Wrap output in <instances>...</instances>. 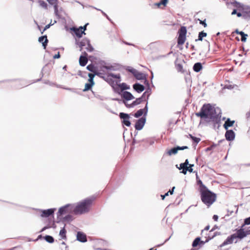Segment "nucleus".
<instances>
[{
    "label": "nucleus",
    "instance_id": "1",
    "mask_svg": "<svg viewBox=\"0 0 250 250\" xmlns=\"http://www.w3.org/2000/svg\"><path fill=\"white\" fill-rule=\"evenodd\" d=\"M197 184L199 186V191L201 194V199L202 201L207 206H210L216 200V195L210 191L203 184L202 181L196 175Z\"/></svg>",
    "mask_w": 250,
    "mask_h": 250
},
{
    "label": "nucleus",
    "instance_id": "2",
    "mask_svg": "<svg viewBox=\"0 0 250 250\" xmlns=\"http://www.w3.org/2000/svg\"><path fill=\"white\" fill-rule=\"evenodd\" d=\"M196 116L201 119H209V121H216L217 115L216 110L210 104H204L200 112L195 113Z\"/></svg>",
    "mask_w": 250,
    "mask_h": 250
},
{
    "label": "nucleus",
    "instance_id": "3",
    "mask_svg": "<svg viewBox=\"0 0 250 250\" xmlns=\"http://www.w3.org/2000/svg\"><path fill=\"white\" fill-rule=\"evenodd\" d=\"M95 198L91 197L87 198L79 202L73 209L74 213L75 214H82L88 212Z\"/></svg>",
    "mask_w": 250,
    "mask_h": 250
},
{
    "label": "nucleus",
    "instance_id": "4",
    "mask_svg": "<svg viewBox=\"0 0 250 250\" xmlns=\"http://www.w3.org/2000/svg\"><path fill=\"white\" fill-rule=\"evenodd\" d=\"M187 30L186 27L182 26L178 31V38L177 39L178 45H182L184 44L186 40V34Z\"/></svg>",
    "mask_w": 250,
    "mask_h": 250
},
{
    "label": "nucleus",
    "instance_id": "5",
    "mask_svg": "<svg viewBox=\"0 0 250 250\" xmlns=\"http://www.w3.org/2000/svg\"><path fill=\"white\" fill-rule=\"evenodd\" d=\"M119 116L122 119V123L127 126H129L131 123L129 121V116L128 114L121 112L120 113Z\"/></svg>",
    "mask_w": 250,
    "mask_h": 250
},
{
    "label": "nucleus",
    "instance_id": "6",
    "mask_svg": "<svg viewBox=\"0 0 250 250\" xmlns=\"http://www.w3.org/2000/svg\"><path fill=\"white\" fill-rule=\"evenodd\" d=\"M248 233L244 230L243 229H240L236 231V233L233 234L235 235V239L238 238L242 239L247 235Z\"/></svg>",
    "mask_w": 250,
    "mask_h": 250
},
{
    "label": "nucleus",
    "instance_id": "7",
    "mask_svg": "<svg viewBox=\"0 0 250 250\" xmlns=\"http://www.w3.org/2000/svg\"><path fill=\"white\" fill-rule=\"evenodd\" d=\"M146 119L144 118H141L139 119L135 124V129L138 130L142 129L145 124Z\"/></svg>",
    "mask_w": 250,
    "mask_h": 250
},
{
    "label": "nucleus",
    "instance_id": "8",
    "mask_svg": "<svg viewBox=\"0 0 250 250\" xmlns=\"http://www.w3.org/2000/svg\"><path fill=\"white\" fill-rule=\"evenodd\" d=\"M69 208H70V210H71L72 209V208H71V206L69 205H67L64 207H62L59 209L58 213L59 214V215H62L64 214L69 213L70 212Z\"/></svg>",
    "mask_w": 250,
    "mask_h": 250
},
{
    "label": "nucleus",
    "instance_id": "9",
    "mask_svg": "<svg viewBox=\"0 0 250 250\" xmlns=\"http://www.w3.org/2000/svg\"><path fill=\"white\" fill-rule=\"evenodd\" d=\"M48 2L53 6L54 9V12L56 15L58 14V0H47Z\"/></svg>",
    "mask_w": 250,
    "mask_h": 250
},
{
    "label": "nucleus",
    "instance_id": "10",
    "mask_svg": "<svg viewBox=\"0 0 250 250\" xmlns=\"http://www.w3.org/2000/svg\"><path fill=\"white\" fill-rule=\"evenodd\" d=\"M55 211V209L50 208L46 210H43L42 211L41 216L42 217H49L51 215H52Z\"/></svg>",
    "mask_w": 250,
    "mask_h": 250
},
{
    "label": "nucleus",
    "instance_id": "11",
    "mask_svg": "<svg viewBox=\"0 0 250 250\" xmlns=\"http://www.w3.org/2000/svg\"><path fill=\"white\" fill-rule=\"evenodd\" d=\"M235 235L232 234L230 236L228 237L227 239L220 245V247H223L228 244H232L233 240L235 239Z\"/></svg>",
    "mask_w": 250,
    "mask_h": 250
},
{
    "label": "nucleus",
    "instance_id": "12",
    "mask_svg": "<svg viewBox=\"0 0 250 250\" xmlns=\"http://www.w3.org/2000/svg\"><path fill=\"white\" fill-rule=\"evenodd\" d=\"M83 54L84 56H81L79 59L80 64L82 66H85L88 62L87 53L86 52H84Z\"/></svg>",
    "mask_w": 250,
    "mask_h": 250
},
{
    "label": "nucleus",
    "instance_id": "13",
    "mask_svg": "<svg viewBox=\"0 0 250 250\" xmlns=\"http://www.w3.org/2000/svg\"><path fill=\"white\" fill-rule=\"evenodd\" d=\"M145 93H144L143 95H144ZM143 95L141 98H137L136 99V100L135 101H134L131 104H126V103L125 102H124L125 104V105L127 107H133L135 105H138L140 104L141 103V102L143 101Z\"/></svg>",
    "mask_w": 250,
    "mask_h": 250
},
{
    "label": "nucleus",
    "instance_id": "14",
    "mask_svg": "<svg viewBox=\"0 0 250 250\" xmlns=\"http://www.w3.org/2000/svg\"><path fill=\"white\" fill-rule=\"evenodd\" d=\"M225 137L227 140L232 141L235 137V134L233 130H227L225 134Z\"/></svg>",
    "mask_w": 250,
    "mask_h": 250
},
{
    "label": "nucleus",
    "instance_id": "15",
    "mask_svg": "<svg viewBox=\"0 0 250 250\" xmlns=\"http://www.w3.org/2000/svg\"><path fill=\"white\" fill-rule=\"evenodd\" d=\"M77 239L82 242H85L87 241L86 235L80 231L77 232Z\"/></svg>",
    "mask_w": 250,
    "mask_h": 250
},
{
    "label": "nucleus",
    "instance_id": "16",
    "mask_svg": "<svg viewBox=\"0 0 250 250\" xmlns=\"http://www.w3.org/2000/svg\"><path fill=\"white\" fill-rule=\"evenodd\" d=\"M122 97L127 101L134 99L132 94L128 91H124L122 94Z\"/></svg>",
    "mask_w": 250,
    "mask_h": 250
},
{
    "label": "nucleus",
    "instance_id": "17",
    "mask_svg": "<svg viewBox=\"0 0 250 250\" xmlns=\"http://www.w3.org/2000/svg\"><path fill=\"white\" fill-rule=\"evenodd\" d=\"M133 87L138 93L142 92L145 90L144 86L138 83L134 84Z\"/></svg>",
    "mask_w": 250,
    "mask_h": 250
},
{
    "label": "nucleus",
    "instance_id": "18",
    "mask_svg": "<svg viewBox=\"0 0 250 250\" xmlns=\"http://www.w3.org/2000/svg\"><path fill=\"white\" fill-rule=\"evenodd\" d=\"M39 41L40 42H42L44 49H46L48 42L46 35L40 37L39 38Z\"/></svg>",
    "mask_w": 250,
    "mask_h": 250
},
{
    "label": "nucleus",
    "instance_id": "19",
    "mask_svg": "<svg viewBox=\"0 0 250 250\" xmlns=\"http://www.w3.org/2000/svg\"><path fill=\"white\" fill-rule=\"evenodd\" d=\"M89 40L87 39H83L80 42L78 43V45L80 47V51H82L83 47L86 46L89 43Z\"/></svg>",
    "mask_w": 250,
    "mask_h": 250
},
{
    "label": "nucleus",
    "instance_id": "20",
    "mask_svg": "<svg viewBox=\"0 0 250 250\" xmlns=\"http://www.w3.org/2000/svg\"><path fill=\"white\" fill-rule=\"evenodd\" d=\"M234 123V121H231L229 119H228L224 124V127L227 130L229 127L233 126Z\"/></svg>",
    "mask_w": 250,
    "mask_h": 250
},
{
    "label": "nucleus",
    "instance_id": "21",
    "mask_svg": "<svg viewBox=\"0 0 250 250\" xmlns=\"http://www.w3.org/2000/svg\"><path fill=\"white\" fill-rule=\"evenodd\" d=\"M133 75L138 80H144L146 79L145 75L138 71H137Z\"/></svg>",
    "mask_w": 250,
    "mask_h": 250
},
{
    "label": "nucleus",
    "instance_id": "22",
    "mask_svg": "<svg viewBox=\"0 0 250 250\" xmlns=\"http://www.w3.org/2000/svg\"><path fill=\"white\" fill-rule=\"evenodd\" d=\"M73 31L77 37L79 38H81L83 34H85L84 31H82V29H80V28H74Z\"/></svg>",
    "mask_w": 250,
    "mask_h": 250
},
{
    "label": "nucleus",
    "instance_id": "23",
    "mask_svg": "<svg viewBox=\"0 0 250 250\" xmlns=\"http://www.w3.org/2000/svg\"><path fill=\"white\" fill-rule=\"evenodd\" d=\"M94 84V82H88V83H86L83 91H87L90 90Z\"/></svg>",
    "mask_w": 250,
    "mask_h": 250
},
{
    "label": "nucleus",
    "instance_id": "24",
    "mask_svg": "<svg viewBox=\"0 0 250 250\" xmlns=\"http://www.w3.org/2000/svg\"><path fill=\"white\" fill-rule=\"evenodd\" d=\"M188 166V167L187 166L185 168H183L182 173H183L184 174H186L188 171L190 172H192L193 171V169L192 167H193L194 165L193 164H189Z\"/></svg>",
    "mask_w": 250,
    "mask_h": 250
},
{
    "label": "nucleus",
    "instance_id": "25",
    "mask_svg": "<svg viewBox=\"0 0 250 250\" xmlns=\"http://www.w3.org/2000/svg\"><path fill=\"white\" fill-rule=\"evenodd\" d=\"M202 64L200 62L195 63L193 66V70L196 72H199L202 69Z\"/></svg>",
    "mask_w": 250,
    "mask_h": 250
},
{
    "label": "nucleus",
    "instance_id": "26",
    "mask_svg": "<svg viewBox=\"0 0 250 250\" xmlns=\"http://www.w3.org/2000/svg\"><path fill=\"white\" fill-rule=\"evenodd\" d=\"M86 68L89 71H90L95 74H97V68L96 66H95L94 65H93L92 64H89L86 66Z\"/></svg>",
    "mask_w": 250,
    "mask_h": 250
},
{
    "label": "nucleus",
    "instance_id": "27",
    "mask_svg": "<svg viewBox=\"0 0 250 250\" xmlns=\"http://www.w3.org/2000/svg\"><path fill=\"white\" fill-rule=\"evenodd\" d=\"M38 2L39 5L44 9H48V4L47 3L43 0H38Z\"/></svg>",
    "mask_w": 250,
    "mask_h": 250
},
{
    "label": "nucleus",
    "instance_id": "28",
    "mask_svg": "<svg viewBox=\"0 0 250 250\" xmlns=\"http://www.w3.org/2000/svg\"><path fill=\"white\" fill-rule=\"evenodd\" d=\"M242 12H243V14H246V17H245V19L247 17H250V8L244 7V9H242Z\"/></svg>",
    "mask_w": 250,
    "mask_h": 250
},
{
    "label": "nucleus",
    "instance_id": "29",
    "mask_svg": "<svg viewBox=\"0 0 250 250\" xmlns=\"http://www.w3.org/2000/svg\"><path fill=\"white\" fill-rule=\"evenodd\" d=\"M233 6L237 8L240 11H242V9H243L244 7H245L244 5L237 1H235L234 2H233Z\"/></svg>",
    "mask_w": 250,
    "mask_h": 250
},
{
    "label": "nucleus",
    "instance_id": "30",
    "mask_svg": "<svg viewBox=\"0 0 250 250\" xmlns=\"http://www.w3.org/2000/svg\"><path fill=\"white\" fill-rule=\"evenodd\" d=\"M207 35V34L206 33L204 32V31H202L199 33L198 39L196 40L195 41H202L203 40V38L204 37H206Z\"/></svg>",
    "mask_w": 250,
    "mask_h": 250
},
{
    "label": "nucleus",
    "instance_id": "31",
    "mask_svg": "<svg viewBox=\"0 0 250 250\" xmlns=\"http://www.w3.org/2000/svg\"><path fill=\"white\" fill-rule=\"evenodd\" d=\"M66 230H65L64 227H63L60 231V235L61 237L63 239H66Z\"/></svg>",
    "mask_w": 250,
    "mask_h": 250
},
{
    "label": "nucleus",
    "instance_id": "32",
    "mask_svg": "<svg viewBox=\"0 0 250 250\" xmlns=\"http://www.w3.org/2000/svg\"><path fill=\"white\" fill-rule=\"evenodd\" d=\"M178 151L177 150L176 147H173L171 148V149H169L167 151V154L169 156H170L172 154H176L177 153Z\"/></svg>",
    "mask_w": 250,
    "mask_h": 250
},
{
    "label": "nucleus",
    "instance_id": "33",
    "mask_svg": "<svg viewBox=\"0 0 250 250\" xmlns=\"http://www.w3.org/2000/svg\"><path fill=\"white\" fill-rule=\"evenodd\" d=\"M189 165V164L188 159H186L185 162L184 163H181L180 165V167H179V169H183V168H185L187 166H188V165Z\"/></svg>",
    "mask_w": 250,
    "mask_h": 250
},
{
    "label": "nucleus",
    "instance_id": "34",
    "mask_svg": "<svg viewBox=\"0 0 250 250\" xmlns=\"http://www.w3.org/2000/svg\"><path fill=\"white\" fill-rule=\"evenodd\" d=\"M237 33L241 35L242 42H245L246 41L247 37L248 36L247 34H245L242 31L237 32Z\"/></svg>",
    "mask_w": 250,
    "mask_h": 250
},
{
    "label": "nucleus",
    "instance_id": "35",
    "mask_svg": "<svg viewBox=\"0 0 250 250\" xmlns=\"http://www.w3.org/2000/svg\"><path fill=\"white\" fill-rule=\"evenodd\" d=\"M44 239L50 243H52L54 241V239L53 237L50 235H46L44 237Z\"/></svg>",
    "mask_w": 250,
    "mask_h": 250
},
{
    "label": "nucleus",
    "instance_id": "36",
    "mask_svg": "<svg viewBox=\"0 0 250 250\" xmlns=\"http://www.w3.org/2000/svg\"><path fill=\"white\" fill-rule=\"evenodd\" d=\"M167 2L168 0H162L160 2L155 3V5H157L158 7H159L161 5H163L165 7Z\"/></svg>",
    "mask_w": 250,
    "mask_h": 250
},
{
    "label": "nucleus",
    "instance_id": "37",
    "mask_svg": "<svg viewBox=\"0 0 250 250\" xmlns=\"http://www.w3.org/2000/svg\"><path fill=\"white\" fill-rule=\"evenodd\" d=\"M200 237H197L195 238V239L193 241L192 246L193 247H196L198 246V245L200 243Z\"/></svg>",
    "mask_w": 250,
    "mask_h": 250
},
{
    "label": "nucleus",
    "instance_id": "38",
    "mask_svg": "<svg viewBox=\"0 0 250 250\" xmlns=\"http://www.w3.org/2000/svg\"><path fill=\"white\" fill-rule=\"evenodd\" d=\"M144 113V109H139V110H138L134 114V116L136 117V118H138L140 116H141Z\"/></svg>",
    "mask_w": 250,
    "mask_h": 250
},
{
    "label": "nucleus",
    "instance_id": "39",
    "mask_svg": "<svg viewBox=\"0 0 250 250\" xmlns=\"http://www.w3.org/2000/svg\"><path fill=\"white\" fill-rule=\"evenodd\" d=\"M95 75H98L97 74H92V73H89L88 76L89 77V79L88 80V82H94V78L95 77Z\"/></svg>",
    "mask_w": 250,
    "mask_h": 250
},
{
    "label": "nucleus",
    "instance_id": "40",
    "mask_svg": "<svg viewBox=\"0 0 250 250\" xmlns=\"http://www.w3.org/2000/svg\"><path fill=\"white\" fill-rule=\"evenodd\" d=\"M119 86L122 91L129 88V86H128L125 83H122V84H119Z\"/></svg>",
    "mask_w": 250,
    "mask_h": 250
},
{
    "label": "nucleus",
    "instance_id": "41",
    "mask_svg": "<svg viewBox=\"0 0 250 250\" xmlns=\"http://www.w3.org/2000/svg\"><path fill=\"white\" fill-rule=\"evenodd\" d=\"M86 49V50L88 52H92L93 51L94 48L90 43V42H89V43L87 44Z\"/></svg>",
    "mask_w": 250,
    "mask_h": 250
},
{
    "label": "nucleus",
    "instance_id": "42",
    "mask_svg": "<svg viewBox=\"0 0 250 250\" xmlns=\"http://www.w3.org/2000/svg\"><path fill=\"white\" fill-rule=\"evenodd\" d=\"M217 146V144H213L212 145H211L210 146L207 147L206 149V151H210L212 149H213V148H214L215 147H216Z\"/></svg>",
    "mask_w": 250,
    "mask_h": 250
},
{
    "label": "nucleus",
    "instance_id": "43",
    "mask_svg": "<svg viewBox=\"0 0 250 250\" xmlns=\"http://www.w3.org/2000/svg\"><path fill=\"white\" fill-rule=\"evenodd\" d=\"M250 225V217L247 218H246L244 220V223L242 225V227H244L245 225Z\"/></svg>",
    "mask_w": 250,
    "mask_h": 250
},
{
    "label": "nucleus",
    "instance_id": "44",
    "mask_svg": "<svg viewBox=\"0 0 250 250\" xmlns=\"http://www.w3.org/2000/svg\"><path fill=\"white\" fill-rule=\"evenodd\" d=\"M177 69L178 70V71L183 72V66L180 64H178L177 65Z\"/></svg>",
    "mask_w": 250,
    "mask_h": 250
},
{
    "label": "nucleus",
    "instance_id": "45",
    "mask_svg": "<svg viewBox=\"0 0 250 250\" xmlns=\"http://www.w3.org/2000/svg\"><path fill=\"white\" fill-rule=\"evenodd\" d=\"M177 151L181 150H184L186 149H188V147L187 146H177L176 147Z\"/></svg>",
    "mask_w": 250,
    "mask_h": 250
},
{
    "label": "nucleus",
    "instance_id": "46",
    "mask_svg": "<svg viewBox=\"0 0 250 250\" xmlns=\"http://www.w3.org/2000/svg\"><path fill=\"white\" fill-rule=\"evenodd\" d=\"M199 21L200 23L201 24L203 25L204 27H207V23L205 22L206 20H205L204 21H201V20H199Z\"/></svg>",
    "mask_w": 250,
    "mask_h": 250
},
{
    "label": "nucleus",
    "instance_id": "47",
    "mask_svg": "<svg viewBox=\"0 0 250 250\" xmlns=\"http://www.w3.org/2000/svg\"><path fill=\"white\" fill-rule=\"evenodd\" d=\"M192 140H193L195 143H197H197H198L200 141V140H201L200 138H197V137H194Z\"/></svg>",
    "mask_w": 250,
    "mask_h": 250
},
{
    "label": "nucleus",
    "instance_id": "48",
    "mask_svg": "<svg viewBox=\"0 0 250 250\" xmlns=\"http://www.w3.org/2000/svg\"><path fill=\"white\" fill-rule=\"evenodd\" d=\"M214 236V235L212 237H209V238L206 239V240L205 241H201L200 240V243L202 244H204L205 243L208 242L209 240H210L212 238H213Z\"/></svg>",
    "mask_w": 250,
    "mask_h": 250
},
{
    "label": "nucleus",
    "instance_id": "49",
    "mask_svg": "<svg viewBox=\"0 0 250 250\" xmlns=\"http://www.w3.org/2000/svg\"><path fill=\"white\" fill-rule=\"evenodd\" d=\"M237 16L238 17H240L242 16L244 18H245V17H246V14H243V12L242 13H241L240 12L237 13Z\"/></svg>",
    "mask_w": 250,
    "mask_h": 250
},
{
    "label": "nucleus",
    "instance_id": "50",
    "mask_svg": "<svg viewBox=\"0 0 250 250\" xmlns=\"http://www.w3.org/2000/svg\"><path fill=\"white\" fill-rule=\"evenodd\" d=\"M51 25V23H49V24H48L46 25L44 27V29H43V31L42 32V33H43V32H44L46 29H47L48 28H49L50 27Z\"/></svg>",
    "mask_w": 250,
    "mask_h": 250
},
{
    "label": "nucleus",
    "instance_id": "51",
    "mask_svg": "<svg viewBox=\"0 0 250 250\" xmlns=\"http://www.w3.org/2000/svg\"><path fill=\"white\" fill-rule=\"evenodd\" d=\"M111 76L112 77H113L114 78H116V79H120V76L119 74H118V75L111 74Z\"/></svg>",
    "mask_w": 250,
    "mask_h": 250
},
{
    "label": "nucleus",
    "instance_id": "52",
    "mask_svg": "<svg viewBox=\"0 0 250 250\" xmlns=\"http://www.w3.org/2000/svg\"><path fill=\"white\" fill-rule=\"evenodd\" d=\"M128 71L134 75L137 70H136L135 69L131 68L130 69H128Z\"/></svg>",
    "mask_w": 250,
    "mask_h": 250
},
{
    "label": "nucleus",
    "instance_id": "53",
    "mask_svg": "<svg viewBox=\"0 0 250 250\" xmlns=\"http://www.w3.org/2000/svg\"><path fill=\"white\" fill-rule=\"evenodd\" d=\"M53 58L54 59H58L60 58V53L58 52L57 54H56L55 56H54Z\"/></svg>",
    "mask_w": 250,
    "mask_h": 250
},
{
    "label": "nucleus",
    "instance_id": "54",
    "mask_svg": "<svg viewBox=\"0 0 250 250\" xmlns=\"http://www.w3.org/2000/svg\"><path fill=\"white\" fill-rule=\"evenodd\" d=\"M175 188V187H173L171 189V190H169L168 192H169V193H170V194L171 195H172L173 193V191H174V189Z\"/></svg>",
    "mask_w": 250,
    "mask_h": 250
},
{
    "label": "nucleus",
    "instance_id": "55",
    "mask_svg": "<svg viewBox=\"0 0 250 250\" xmlns=\"http://www.w3.org/2000/svg\"><path fill=\"white\" fill-rule=\"evenodd\" d=\"M86 25H85L83 27L81 26L80 29H82V31H84L86 30Z\"/></svg>",
    "mask_w": 250,
    "mask_h": 250
},
{
    "label": "nucleus",
    "instance_id": "56",
    "mask_svg": "<svg viewBox=\"0 0 250 250\" xmlns=\"http://www.w3.org/2000/svg\"><path fill=\"white\" fill-rule=\"evenodd\" d=\"M218 217L217 215H214L213 216V219L215 220V221H217L218 220Z\"/></svg>",
    "mask_w": 250,
    "mask_h": 250
},
{
    "label": "nucleus",
    "instance_id": "57",
    "mask_svg": "<svg viewBox=\"0 0 250 250\" xmlns=\"http://www.w3.org/2000/svg\"><path fill=\"white\" fill-rule=\"evenodd\" d=\"M237 11H236V9H234V10H233V11L232 12V13H231V15L237 14Z\"/></svg>",
    "mask_w": 250,
    "mask_h": 250
},
{
    "label": "nucleus",
    "instance_id": "58",
    "mask_svg": "<svg viewBox=\"0 0 250 250\" xmlns=\"http://www.w3.org/2000/svg\"><path fill=\"white\" fill-rule=\"evenodd\" d=\"M209 228H210V227H209V226L208 225L205 227V230H208L209 229Z\"/></svg>",
    "mask_w": 250,
    "mask_h": 250
},
{
    "label": "nucleus",
    "instance_id": "59",
    "mask_svg": "<svg viewBox=\"0 0 250 250\" xmlns=\"http://www.w3.org/2000/svg\"><path fill=\"white\" fill-rule=\"evenodd\" d=\"M161 197L162 200H164L165 198L166 197L165 195H161Z\"/></svg>",
    "mask_w": 250,
    "mask_h": 250
},
{
    "label": "nucleus",
    "instance_id": "60",
    "mask_svg": "<svg viewBox=\"0 0 250 250\" xmlns=\"http://www.w3.org/2000/svg\"><path fill=\"white\" fill-rule=\"evenodd\" d=\"M189 137H190L191 139H193V138L194 137V136H192V135H191V134H189Z\"/></svg>",
    "mask_w": 250,
    "mask_h": 250
},
{
    "label": "nucleus",
    "instance_id": "61",
    "mask_svg": "<svg viewBox=\"0 0 250 250\" xmlns=\"http://www.w3.org/2000/svg\"><path fill=\"white\" fill-rule=\"evenodd\" d=\"M168 193H169V192H167L166 193H165V194H164L165 197L168 196Z\"/></svg>",
    "mask_w": 250,
    "mask_h": 250
},
{
    "label": "nucleus",
    "instance_id": "62",
    "mask_svg": "<svg viewBox=\"0 0 250 250\" xmlns=\"http://www.w3.org/2000/svg\"><path fill=\"white\" fill-rule=\"evenodd\" d=\"M246 232L248 233V234H250V229L249 230L247 231Z\"/></svg>",
    "mask_w": 250,
    "mask_h": 250
},
{
    "label": "nucleus",
    "instance_id": "63",
    "mask_svg": "<svg viewBox=\"0 0 250 250\" xmlns=\"http://www.w3.org/2000/svg\"><path fill=\"white\" fill-rule=\"evenodd\" d=\"M149 250H157V249H154V248H151Z\"/></svg>",
    "mask_w": 250,
    "mask_h": 250
}]
</instances>
